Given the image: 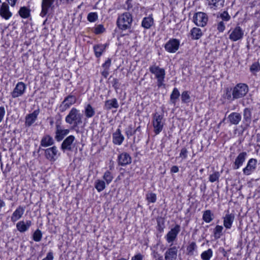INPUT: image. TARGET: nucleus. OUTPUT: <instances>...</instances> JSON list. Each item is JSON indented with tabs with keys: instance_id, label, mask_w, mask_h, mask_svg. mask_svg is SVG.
I'll use <instances>...</instances> for the list:
<instances>
[{
	"instance_id": "f257e3e1",
	"label": "nucleus",
	"mask_w": 260,
	"mask_h": 260,
	"mask_svg": "<svg viewBox=\"0 0 260 260\" xmlns=\"http://www.w3.org/2000/svg\"><path fill=\"white\" fill-rule=\"evenodd\" d=\"M249 91L248 86L244 83H238L233 88L226 89L224 98L230 101H233L244 97Z\"/></svg>"
},
{
	"instance_id": "f03ea898",
	"label": "nucleus",
	"mask_w": 260,
	"mask_h": 260,
	"mask_svg": "<svg viewBox=\"0 0 260 260\" xmlns=\"http://www.w3.org/2000/svg\"><path fill=\"white\" fill-rule=\"evenodd\" d=\"M65 121L69 124H73L74 127L75 128L82 123V115L78 110L72 108L66 117Z\"/></svg>"
},
{
	"instance_id": "7ed1b4c3",
	"label": "nucleus",
	"mask_w": 260,
	"mask_h": 260,
	"mask_svg": "<svg viewBox=\"0 0 260 260\" xmlns=\"http://www.w3.org/2000/svg\"><path fill=\"white\" fill-rule=\"evenodd\" d=\"M132 21V15L128 12H125L118 17L117 24L120 29L126 30L131 28Z\"/></svg>"
},
{
	"instance_id": "20e7f679",
	"label": "nucleus",
	"mask_w": 260,
	"mask_h": 260,
	"mask_svg": "<svg viewBox=\"0 0 260 260\" xmlns=\"http://www.w3.org/2000/svg\"><path fill=\"white\" fill-rule=\"evenodd\" d=\"M149 71L155 75L157 80V86L159 87L164 85V82L166 75L165 69L154 64L149 67Z\"/></svg>"
},
{
	"instance_id": "39448f33",
	"label": "nucleus",
	"mask_w": 260,
	"mask_h": 260,
	"mask_svg": "<svg viewBox=\"0 0 260 260\" xmlns=\"http://www.w3.org/2000/svg\"><path fill=\"white\" fill-rule=\"evenodd\" d=\"M152 124L154 132L156 135L159 134L162 130L164 125L163 115L156 112L153 114Z\"/></svg>"
},
{
	"instance_id": "423d86ee",
	"label": "nucleus",
	"mask_w": 260,
	"mask_h": 260,
	"mask_svg": "<svg viewBox=\"0 0 260 260\" xmlns=\"http://www.w3.org/2000/svg\"><path fill=\"white\" fill-rule=\"evenodd\" d=\"M77 98L76 96L69 94L66 96L59 106V109L61 112H64L70 107L76 103Z\"/></svg>"
},
{
	"instance_id": "0eeeda50",
	"label": "nucleus",
	"mask_w": 260,
	"mask_h": 260,
	"mask_svg": "<svg viewBox=\"0 0 260 260\" xmlns=\"http://www.w3.org/2000/svg\"><path fill=\"white\" fill-rule=\"evenodd\" d=\"M208 20L207 15L204 12H200L196 13L193 16V22L199 26H205L207 23Z\"/></svg>"
},
{
	"instance_id": "6e6552de",
	"label": "nucleus",
	"mask_w": 260,
	"mask_h": 260,
	"mask_svg": "<svg viewBox=\"0 0 260 260\" xmlns=\"http://www.w3.org/2000/svg\"><path fill=\"white\" fill-rule=\"evenodd\" d=\"M229 33L230 34L229 39L234 42H236L242 39L244 35V32L243 30L239 26H237L233 30H230L229 31Z\"/></svg>"
},
{
	"instance_id": "1a4fd4ad",
	"label": "nucleus",
	"mask_w": 260,
	"mask_h": 260,
	"mask_svg": "<svg viewBox=\"0 0 260 260\" xmlns=\"http://www.w3.org/2000/svg\"><path fill=\"white\" fill-rule=\"evenodd\" d=\"M180 231V226L176 224L166 235L165 238L169 243L172 245L173 242L176 240L177 236Z\"/></svg>"
},
{
	"instance_id": "9d476101",
	"label": "nucleus",
	"mask_w": 260,
	"mask_h": 260,
	"mask_svg": "<svg viewBox=\"0 0 260 260\" xmlns=\"http://www.w3.org/2000/svg\"><path fill=\"white\" fill-rule=\"evenodd\" d=\"M257 160L255 158H250L248 160L246 167L243 169V173L245 175H251L256 169Z\"/></svg>"
},
{
	"instance_id": "9b49d317",
	"label": "nucleus",
	"mask_w": 260,
	"mask_h": 260,
	"mask_svg": "<svg viewBox=\"0 0 260 260\" xmlns=\"http://www.w3.org/2000/svg\"><path fill=\"white\" fill-rule=\"evenodd\" d=\"M180 42L176 39H170L165 45V49L170 53H175L179 47Z\"/></svg>"
},
{
	"instance_id": "f8f14e48",
	"label": "nucleus",
	"mask_w": 260,
	"mask_h": 260,
	"mask_svg": "<svg viewBox=\"0 0 260 260\" xmlns=\"http://www.w3.org/2000/svg\"><path fill=\"white\" fill-rule=\"evenodd\" d=\"M46 158L50 161H54L57 158L58 150L55 146L44 150Z\"/></svg>"
},
{
	"instance_id": "ddd939ff",
	"label": "nucleus",
	"mask_w": 260,
	"mask_h": 260,
	"mask_svg": "<svg viewBox=\"0 0 260 260\" xmlns=\"http://www.w3.org/2000/svg\"><path fill=\"white\" fill-rule=\"evenodd\" d=\"M75 140V138L73 135H70L67 137L61 144V149L64 152L66 150L72 151L73 149V144Z\"/></svg>"
},
{
	"instance_id": "4468645a",
	"label": "nucleus",
	"mask_w": 260,
	"mask_h": 260,
	"mask_svg": "<svg viewBox=\"0 0 260 260\" xmlns=\"http://www.w3.org/2000/svg\"><path fill=\"white\" fill-rule=\"evenodd\" d=\"M12 13L9 10V7L6 3H2L0 0V16L6 20L11 17Z\"/></svg>"
},
{
	"instance_id": "2eb2a0df",
	"label": "nucleus",
	"mask_w": 260,
	"mask_h": 260,
	"mask_svg": "<svg viewBox=\"0 0 260 260\" xmlns=\"http://www.w3.org/2000/svg\"><path fill=\"white\" fill-rule=\"evenodd\" d=\"M26 89L25 84L22 82H18L13 91L11 92V95L13 98H16L22 95Z\"/></svg>"
},
{
	"instance_id": "dca6fc26",
	"label": "nucleus",
	"mask_w": 260,
	"mask_h": 260,
	"mask_svg": "<svg viewBox=\"0 0 260 260\" xmlns=\"http://www.w3.org/2000/svg\"><path fill=\"white\" fill-rule=\"evenodd\" d=\"M178 247L173 246L169 248L165 253V260H176L177 257Z\"/></svg>"
},
{
	"instance_id": "f3484780",
	"label": "nucleus",
	"mask_w": 260,
	"mask_h": 260,
	"mask_svg": "<svg viewBox=\"0 0 260 260\" xmlns=\"http://www.w3.org/2000/svg\"><path fill=\"white\" fill-rule=\"evenodd\" d=\"M117 160L119 166H125L131 163L132 157L128 153L122 152L118 155Z\"/></svg>"
},
{
	"instance_id": "a211bd4d",
	"label": "nucleus",
	"mask_w": 260,
	"mask_h": 260,
	"mask_svg": "<svg viewBox=\"0 0 260 260\" xmlns=\"http://www.w3.org/2000/svg\"><path fill=\"white\" fill-rule=\"evenodd\" d=\"M55 0H42L41 8L42 10L40 15L44 17L48 13L49 8L52 7Z\"/></svg>"
},
{
	"instance_id": "6ab92c4d",
	"label": "nucleus",
	"mask_w": 260,
	"mask_h": 260,
	"mask_svg": "<svg viewBox=\"0 0 260 260\" xmlns=\"http://www.w3.org/2000/svg\"><path fill=\"white\" fill-rule=\"evenodd\" d=\"M247 154L246 152L240 153L236 158L233 165L234 170L238 169L245 161Z\"/></svg>"
},
{
	"instance_id": "aec40b11",
	"label": "nucleus",
	"mask_w": 260,
	"mask_h": 260,
	"mask_svg": "<svg viewBox=\"0 0 260 260\" xmlns=\"http://www.w3.org/2000/svg\"><path fill=\"white\" fill-rule=\"evenodd\" d=\"M32 222L30 220L20 221L16 224V228L20 233H24L27 231L31 225Z\"/></svg>"
},
{
	"instance_id": "412c9836",
	"label": "nucleus",
	"mask_w": 260,
	"mask_h": 260,
	"mask_svg": "<svg viewBox=\"0 0 260 260\" xmlns=\"http://www.w3.org/2000/svg\"><path fill=\"white\" fill-rule=\"evenodd\" d=\"M24 207L21 206H19L18 207H17L11 216V221L13 222H15L20 219L24 214Z\"/></svg>"
},
{
	"instance_id": "4be33fe9",
	"label": "nucleus",
	"mask_w": 260,
	"mask_h": 260,
	"mask_svg": "<svg viewBox=\"0 0 260 260\" xmlns=\"http://www.w3.org/2000/svg\"><path fill=\"white\" fill-rule=\"evenodd\" d=\"M228 119L230 124L238 125L242 119V116L239 113L232 112L228 116Z\"/></svg>"
},
{
	"instance_id": "5701e85b",
	"label": "nucleus",
	"mask_w": 260,
	"mask_h": 260,
	"mask_svg": "<svg viewBox=\"0 0 260 260\" xmlns=\"http://www.w3.org/2000/svg\"><path fill=\"white\" fill-rule=\"evenodd\" d=\"M223 219L224 226L227 229H230L231 228L235 219V215L233 213H227L223 217Z\"/></svg>"
},
{
	"instance_id": "b1692460",
	"label": "nucleus",
	"mask_w": 260,
	"mask_h": 260,
	"mask_svg": "<svg viewBox=\"0 0 260 260\" xmlns=\"http://www.w3.org/2000/svg\"><path fill=\"white\" fill-rule=\"evenodd\" d=\"M113 143L115 145H120L124 139V136L121 134V130L118 128L113 134Z\"/></svg>"
},
{
	"instance_id": "393cba45",
	"label": "nucleus",
	"mask_w": 260,
	"mask_h": 260,
	"mask_svg": "<svg viewBox=\"0 0 260 260\" xmlns=\"http://www.w3.org/2000/svg\"><path fill=\"white\" fill-rule=\"evenodd\" d=\"M39 112L37 111H34L32 113L27 115L25 118V125L30 126L36 120Z\"/></svg>"
},
{
	"instance_id": "a878e982",
	"label": "nucleus",
	"mask_w": 260,
	"mask_h": 260,
	"mask_svg": "<svg viewBox=\"0 0 260 260\" xmlns=\"http://www.w3.org/2000/svg\"><path fill=\"white\" fill-rule=\"evenodd\" d=\"M208 6L212 9L216 10L224 6V0H206Z\"/></svg>"
},
{
	"instance_id": "bb28decb",
	"label": "nucleus",
	"mask_w": 260,
	"mask_h": 260,
	"mask_svg": "<svg viewBox=\"0 0 260 260\" xmlns=\"http://www.w3.org/2000/svg\"><path fill=\"white\" fill-rule=\"evenodd\" d=\"M54 141L53 138L49 135H46L44 136L41 140V146L45 147H47L53 145Z\"/></svg>"
},
{
	"instance_id": "cd10ccee",
	"label": "nucleus",
	"mask_w": 260,
	"mask_h": 260,
	"mask_svg": "<svg viewBox=\"0 0 260 260\" xmlns=\"http://www.w3.org/2000/svg\"><path fill=\"white\" fill-rule=\"evenodd\" d=\"M118 107L119 104L117 99L115 98L107 100L104 105V109L106 110H110L112 108L117 109Z\"/></svg>"
},
{
	"instance_id": "c85d7f7f",
	"label": "nucleus",
	"mask_w": 260,
	"mask_h": 260,
	"mask_svg": "<svg viewBox=\"0 0 260 260\" xmlns=\"http://www.w3.org/2000/svg\"><path fill=\"white\" fill-rule=\"evenodd\" d=\"M70 130L68 129H62L55 131V139L57 142H60L63 140L64 137L68 135Z\"/></svg>"
},
{
	"instance_id": "c756f323",
	"label": "nucleus",
	"mask_w": 260,
	"mask_h": 260,
	"mask_svg": "<svg viewBox=\"0 0 260 260\" xmlns=\"http://www.w3.org/2000/svg\"><path fill=\"white\" fill-rule=\"evenodd\" d=\"M106 47V44H98L94 45L93 50L95 56L96 57H100L105 50Z\"/></svg>"
},
{
	"instance_id": "7c9ffc66",
	"label": "nucleus",
	"mask_w": 260,
	"mask_h": 260,
	"mask_svg": "<svg viewBox=\"0 0 260 260\" xmlns=\"http://www.w3.org/2000/svg\"><path fill=\"white\" fill-rule=\"evenodd\" d=\"M190 35L192 40H199L203 36V32L200 28L193 27L191 29Z\"/></svg>"
},
{
	"instance_id": "2f4dec72",
	"label": "nucleus",
	"mask_w": 260,
	"mask_h": 260,
	"mask_svg": "<svg viewBox=\"0 0 260 260\" xmlns=\"http://www.w3.org/2000/svg\"><path fill=\"white\" fill-rule=\"evenodd\" d=\"M252 112L249 108H245L243 110V121L249 125L251 121Z\"/></svg>"
},
{
	"instance_id": "473e14b6",
	"label": "nucleus",
	"mask_w": 260,
	"mask_h": 260,
	"mask_svg": "<svg viewBox=\"0 0 260 260\" xmlns=\"http://www.w3.org/2000/svg\"><path fill=\"white\" fill-rule=\"evenodd\" d=\"M18 13L21 18L26 19L30 16V10L26 7H21Z\"/></svg>"
},
{
	"instance_id": "72a5a7b5",
	"label": "nucleus",
	"mask_w": 260,
	"mask_h": 260,
	"mask_svg": "<svg viewBox=\"0 0 260 260\" xmlns=\"http://www.w3.org/2000/svg\"><path fill=\"white\" fill-rule=\"evenodd\" d=\"M95 114V110L90 104H87L85 108V115L89 118L93 117Z\"/></svg>"
},
{
	"instance_id": "f704fd0d",
	"label": "nucleus",
	"mask_w": 260,
	"mask_h": 260,
	"mask_svg": "<svg viewBox=\"0 0 260 260\" xmlns=\"http://www.w3.org/2000/svg\"><path fill=\"white\" fill-rule=\"evenodd\" d=\"M213 214L210 210H206L203 212V219L206 223L210 222L213 219Z\"/></svg>"
},
{
	"instance_id": "c9c22d12",
	"label": "nucleus",
	"mask_w": 260,
	"mask_h": 260,
	"mask_svg": "<svg viewBox=\"0 0 260 260\" xmlns=\"http://www.w3.org/2000/svg\"><path fill=\"white\" fill-rule=\"evenodd\" d=\"M153 18L150 17H145L142 22V26L146 29L149 28L153 24Z\"/></svg>"
},
{
	"instance_id": "e433bc0d",
	"label": "nucleus",
	"mask_w": 260,
	"mask_h": 260,
	"mask_svg": "<svg viewBox=\"0 0 260 260\" xmlns=\"http://www.w3.org/2000/svg\"><path fill=\"white\" fill-rule=\"evenodd\" d=\"M180 92L177 88H174L171 95H170V101L174 105L176 104L177 100L180 96Z\"/></svg>"
},
{
	"instance_id": "4c0bfd02",
	"label": "nucleus",
	"mask_w": 260,
	"mask_h": 260,
	"mask_svg": "<svg viewBox=\"0 0 260 260\" xmlns=\"http://www.w3.org/2000/svg\"><path fill=\"white\" fill-rule=\"evenodd\" d=\"M223 229V228L221 225H217L215 226V229H214L213 234L214 237L216 239L220 238V237L222 235V232Z\"/></svg>"
},
{
	"instance_id": "58836bf2",
	"label": "nucleus",
	"mask_w": 260,
	"mask_h": 260,
	"mask_svg": "<svg viewBox=\"0 0 260 260\" xmlns=\"http://www.w3.org/2000/svg\"><path fill=\"white\" fill-rule=\"evenodd\" d=\"M94 187L99 192H101L106 187L105 182L101 180H97L95 182Z\"/></svg>"
},
{
	"instance_id": "ea45409f",
	"label": "nucleus",
	"mask_w": 260,
	"mask_h": 260,
	"mask_svg": "<svg viewBox=\"0 0 260 260\" xmlns=\"http://www.w3.org/2000/svg\"><path fill=\"white\" fill-rule=\"evenodd\" d=\"M213 251L211 249H208L201 254V258L203 260H210L212 256Z\"/></svg>"
},
{
	"instance_id": "a19ab883",
	"label": "nucleus",
	"mask_w": 260,
	"mask_h": 260,
	"mask_svg": "<svg viewBox=\"0 0 260 260\" xmlns=\"http://www.w3.org/2000/svg\"><path fill=\"white\" fill-rule=\"evenodd\" d=\"M42 238V232L39 230L37 229L32 235V239L36 242H40Z\"/></svg>"
},
{
	"instance_id": "79ce46f5",
	"label": "nucleus",
	"mask_w": 260,
	"mask_h": 260,
	"mask_svg": "<svg viewBox=\"0 0 260 260\" xmlns=\"http://www.w3.org/2000/svg\"><path fill=\"white\" fill-rule=\"evenodd\" d=\"M103 178L106 181L107 184H109L112 181L113 177L110 171H107L104 175Z\"/></svg>"
},
{
	"instance_id": "37998d69",
	"label": "nucleus",
	"mask_w": 260,
	"mask_h": 260,
	"mask_svg": "<svg viewBox=\"0 0 260 260\" xmlns=\"http://www.w3.org/2000/svg\"><path fill=\"white\" fill-rule=\"evenodd\" d=\"M125 133L127 138H129L131 136L135 134L133 126L132 124L128 125L125 128Z\"/></svg>"
},
{
	"instance_id": "c03bdc74",
	"label": "nucleus",
	"mask_w": 260,
	"mask_h": 260,
	"mask_svg": "<svg viewBox=\"0 0 260 260\" xmlns=\"http://www.w3.org/2000/svg\"><path fill=\"white\" fill-rule=\"evenodd\" d=\"M219 177V173L217 171H216L210 175L209 180L211 182H214L215 181H218Z\"/></svg>"
},
{
	"instance_id": "a18cd8bd",
	"label": "nucleus",
	"mask_w": 260,
	"mask_h": 260,
	"mask_svg": "<svg viewBox=\"0 0 260 260\" xmlns=\"http://www.w3.org/2000/svg\"><path fill=\"white\" fill-rule=\"evenodd\" d=\"M146 199L148 202L154 203L156 200V196L154 193H149L146 194Z\"/></svg>"
},
{
	"instance_id": "49530a36",
	"label": "nucleus",
	"mask_w": 260,
	"mask_h": 260,
	"mask_svg": "<svg viewBox=\"0 0 260 260\" xmlns=\"http://www.w3.org/2000/svg\"><path fill=\"white\" fill-rule=\"evenodd\" d=\"M219 17L223 21H228L231 19V16L227 11H224L220 14Z\"/></svg>"
},
{
	"instance_id": "de8ad7c7",
	"label": "nucleus",
	"mask_w": 260,
	"mask_h": 260,
	"mask_svg": "<svg viewBox=\"0 0 260 260\" xmlns=\"http://www.w3.org/2000/svg\"><path fill=\"white\" fill-rule=\"evenodd\" d=\"M197 245L195 242H191L187 248L188 254H193V251L196 249Z\"/></svg>"
},
{
	"instance_id": "09e8293b",
	"label": "nucleus",
	"mask_w": 260,
	"mask_h": 260,
	"mask_svg": "<svg viewBox=\"0 0 260 260\" xmlns=\"http://www.w3.org/2000/svg\"><path fill=\"white\" fill-rule=\"evenodd\" d=\"M98 19V15L96 13L91 12L88 14L87 20L91 22H94Z\"/></svg>"
},
{
	"instance_id": "8fccbe9b",
	"label": "nucleus",
	"mask_w": 260,
	"mask_h": 260,
	"mask_svg": "<svg viewBox=\"0 0 260 260\" xmlns=\"http://www.w3.org/2000/svg\"><path fill=\"white\" fill-rule=\"evenodd\" d=\"M250 70L251 72H256L260 70V65L257 62L253 63L250 68Z\"/></svg>"
},
{
	"instance_id": "3c124183",
	"label": "nucleus",
	"mask_w": 260,
	"mask_h": 260,
	"mask_svg": "<svg viewBox=\"0 0 260 260\" xmlns=\"http://www.w3.org/2000/svg\"><path fill=\"white\" fill-rule=\"evenodd\" d=\"M190 99V96L188 93V91H184L182 93L181 100L183 103H187Z\"/></svg>"
},
{
	"instance_id": "603ef678",
	"label": "nucleus",
	"mask_w": 260,
	"mask_h": 260,
	"mask_svg": "<svg viewBox=\"0 0 260 260\" xmlns=\"http://www.w3.org/2000/svg\"><path fill=\"white\" fill-rule=\"evenodd\" d=\"M225 28V24L223 21H221L218 23L217 25V29L219 32H223Z\"/></svg>"
},
{
	"instance_id": "864d4df0",
	"label": "nucleus",
	"mask_w": 260,
	"mask_h": 260,
	"mask_svg": "<svg viewBox=\"0 0 260 260\" xmlns=\"http://www.w3.org/2000/svg\"><path fill=\"white\" fill-rule=\"evenodd\" d=\"M188 151L186 148H183L181 150L180 153V157L183 159H185L187 157Z\"/></svg>"
},
{
	"instance_id": "5fc2aeb1",
	"label": "nucleus",
	"mask_w": 260,
	"mask_h": 260,
	"mask_svg": "<svg viewBox=\"0 0 260 260\" xmlns=\"http://www.w3.org/2000/svg\"><path fill=\"white\" fill-rule=\"evenodd\" d=\"M111 64V58H108V59L105 61L104 63L103 64L102 67L106 70H109V68Z\"/></svg>"
},
{
	"instance_id": "6e6d98bb",
	"label": "nucleus",
	"mask_w": 260,
	"mask_h": 260,
	"mask_svg": "<svg viewBox=\"0 0 260 260\" xmlns=\"http://www.w3.org/2000/svg\"><path fill=\"white\" fill-rule=\"evenodd\" d=\"M5 114L6 110L5 107L3 106L0 107V122L3 121Z\"/></svg>"
},
{
	"instance_id": "4d7b16f0",
	"label": "nucleus",
	"mask_w": 260,
	"mask_h": 260,
	"mask_svg": "<svg viewBox=\"0 0 260 260\" xmlns=\"http://www.w3.org/2000/svg\"><path fill=\"white\" fill-rule=\"evenodd\" d=\"M105 30L103 26L102 25H99L97 27H95L94 32L96 34H100L103 32Z\"/></svg>"
},
{
	"instance_id": "13d9d810",
	"label": "nucleus",
	"mask_w": 260,
	"mask_h": 260,
	"mask_svg": "<svg viewBox=\"0 0 260 260\" xmlns=\"http://www.w3.org/2000/svg\"><path fill=\"white\" fill-rule=\"evenodd\" d=\"M144 255L140 253H138L133 256L131 260H143Z\"/></svg>"
},
{
	"instance_id": "bf43d9fd",
	"label": "nucleus",
	"mask_w": 260,
	"mask_h": 260,
	"mask_svg": "<svg viewBox=\"0 0 260 260\" xmlns=\"http://www.w3.org/2000/svg\"><path fill=\"white\" fill-rule=\"evenodd\" d=\"M53 253L52 251H50L47 253L46 256L42 260H53Z\"/></svg>"
},
{
	"instance_id": "052dcab7",
	"label": "nucleus",
	"mask_w": 260,
	"mask_h": 260,
	"mask_svg": "<svg viewBox=\"0 0 260 260\" xmlns=\"http://www.w3.org/2000/svg\"><path fill=\"white\" fill-rule=\"evenodd\" d=\"M171 173H176L179 172V168L176 166H173L171 169Z\"/></svg>"
},
{
	"instance_id": "680f3d73",
	"label": "nucleus",
	"mask_w": 260,
	"mask_h": 260,
	"mask_svg": "<svg viewBox=\"0 0 260 260\" xmlns=\"http://www.w3.org/2000/svg\"><path fill=\"white\" fill-rule=\"evenodd\" d=\"M60 2H62L63 4L65 5H71L73 3L74 0H59Z\"/></svg>"
},
{
	"instance_id": "e2e57ef3",
	"label": "nucleus",
	"mask_w": 260,
	"mask_h": 260,
	"mask_svg": "<svg viewBox=\"0 0 260 260\" xmlns=\"http://www.w3.org/2000/svg\"><path fill=\"white\" fill-rule=\"evenodd\" d=\"M157 229L160 232H162L164 231V227L158 220H157Z\"/></svg>"
},
{
	"instance_id": "0e129e2a",
	"label": "nucleus",
	"mask_w": 260,
	"mask_h": 260,
	"mask_svg": "<svg viewBox=\"0 0 260 260\" xmlns=\"http://www.w3.org/2000/svg\"><path fill=\"white\" fill-rule=\"evenodd\" d=\"M102 75L105 77L107 78L109 75V70L104 69L102 72Z\"/></svg>"
},
{
	"instance_id": "69168bd1",
	"label": "nucleus",
	"mask_w": 260,
	"mask_h": 260,
	"mask_svg": "<svg viewBox=\"0 0 260 260\" xmlns=\"http://www.w3.org/2000/svg\"><path fill=\"white\" fill-rule=\"evenodd\" d=\"M9 4L12 6L14 7L15 5V4L17 0H7Z\"/></svg>"
},
{
	"instance_id": "338daca9",
	"label": "nucleus",
	"mask_w": 260,
	"mask_h": 260,
	"mask_svg": "<svg viewBox=\"0 0 260 260\" xmlns=\"http://www.w3.org/2000/svg\"><path fill=\"white\" fill-rule=\"evenodd\" d=\"M154 257V260H164L162 256L159 254H158L157 255H155Z\"/></svg>"
},
{
	"instance_id": "774afa93",
	"label": "nucleus",
	"mask_w": 260,
	"mask_h": 260,
	"mask_svg": "<svg viewBox=\"0 0 260 260\" xmlns=\"http://www.w3.org/2000/svg\"><path fill=\"white\" fill-rule=\"evenodd\" d=\"M5 206L4 201L0 199V209Z\"/></svg>"
}]
</instances>
